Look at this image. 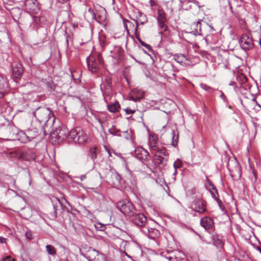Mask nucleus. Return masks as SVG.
I'll return each mask as SVG.
<instances>
[{"label":"nucleus","mask_w":261,"mask_h":261,"mask_svg":"<svg viewBox=\"0 0 261 261\" xmlns=\"http://www.w3.org/2000/svg\"><path fill=\"white\" fill-rule=\"evenodd\" d=\"M33 114L39 122L37 125L35 127L36 132H37L38 129L42 128L43 125H45L46 123L48 122L49 119H50V116L53 117L52 122H54L55 121L54 114L48 108L45 107L38 108L35 111L33 112Z\"/></svg>","instance_id":"f257e3e1"},{"label":"nucleus","mask_w":261,"mask_h":261,"mask_svg":"<svg viewBox=\"0 0 261 261\" xmlns=\"http://www.w3.org/2000/svg\"><path fill=\"white\" fill-rule=\"evenodd\" d=\"M81 255L89 261H106L105 254L91 247L86 248L85 252H82Z\"/></svg>","instance_id":"f03ea898"},{"label":"nucleus","mask_w":261,"mask_h":261,"mask_svg":"<svg viewBox=\"0 0 261 261\" xmlns=\"http://www.w3.org/2000/svg\"><path fill=\"white\" fill-rule=\"evenodd\" d=\"M88 68L91 72L97 73L99 69V65L103 64V60L101 54H98L96 58L89 56L86 59Z\"/></svg>","instance_id":"7ed1b4c3"},{"label":"nucleus","mask_w":261,"mask_h":261,"mask_svg":"<svg viewBox=\"0 0 261 261\" xmlns=\"http://www.w3.org/2000/svg\"><path fill=\"white\" fill-rule=\"evenodd\" d=\"M69 137L75 143L83 144L86 142L87 137L83 129L80 127H76L70 131Z\"/></svg>","instance_id":"20e7f679"},{"label":"nucleus","mask_w":261,"mask_h":261,"mask_svg":"<svg viewBox=\"0 0 261 261\" xmlns=\"http://www.w3.org/2000/svg\"><path fill=\"white\" fill-rule=\"evenodd\" d=\"M117 207L122 214L129 217L134 216L136 213L134 205L129 201L119 202L117 204Z\"/></svg>","instance_id":"39448f33"},{"label":"nucleus","mask_w":261,"mask_h":261,"mask_svg":"<svg viewBox=\"0 0 261 261\" xmlns=\"http://www.w3.org/2000/svg\"><path fill=\"white\" fill-rule=\"evenodd\" d=\"M158 25L162 31L160 32L161 34H163V32L168 31V27L166 25L167 22V15L163 9H158V16L156 17Z\"/></svg>","instance_id":"423d86ee"},{"label":"nucleus","mask_w":261,"mask_h":261,"mask_svg":"<svg viewBox=\"0 0 261 261\" xmlns=\"http://www.w3.org/2000/svg\"><path fill=\"white\" fill-rule=\"evenodd\" d=\"M239 42L241 48L245 51L251 50L254 47V43L251 35L248 33H244L242 35Z\"/></svg>","instance_id":"0eeeda50"},{"label":"nucleus","mask_w":261,"mask_h":261,"mask_svg":"<svg viewBox=\"0 0 261 261\" xmlns=\"http://www.w3.org/2000/svg\"><path fill=\"white\" fill-rule=\"evenodd\" d=\"M100 150L97 147H93L89 149L87 153V161L94 162V163H100L104 162L103 159H101Z\"/></svg>","instance_id":"6e6552de"},{"label":"nucleus","mask_w":261,"mask_h":261,"mask_svg":"<svg viewBox=\"0 0 261 261\" xmlns=\"http://www.w3.org/2000/svg\"><path fill=\"white\" fill-rule=\"evenodd\" d=\"M70 132L64 126H59L53 133L54 137L56 138L58 143L65 140L68 137H69Z\"/></svg>","instance_id":"1a4fd4ad"},{"label":"nucleus","mask_w":261,"mask_h":261,"mask_svg":"<svg viewBox=\"0 0 261 261\" xmlns=\"http://www.w3.org/2000/svg\"><path fill=\"white\" fill-rule=\"evenodd\" d=\"M148 145L150 150L152 153L164 148L159 143L158 136L153 134L149 136Z\"/></svg>","instance_id":"9d476101"},{"label":"nucleus","mask_w":261,"mask_h":261,"mask_svg":"<svg viewBox=\"0 0 261 261\" xmlns=\"http://www.w3.org/2000/svg\"><path fill=\"white\" fill-rule=\"evenodd\" d=\"M191 208L193 211L199 214H203L206 210V202L204 200L200 198L195 199L191 204Z\"/></svg>","instance_id":"9b49d317"},{"label":"nucleus","mask_w":261,"mask_h":261,"mask_svg":"<svg viewBox=\"0 0 261 261\" xmlns=\"http://www.w3.org/2000/svg\"><path fill=\"white\" fill-rule=\"evenodd\" d=\"M173 59L177 63L182 65L193 66L195 63L192 61V59L185 54H175L173 55Z\"/></svg>","instance_id":"f8f14e48"},{"label":"nucleus","mask_w":261,"mask_h":261,"mask_svg":"<svg viewBox=\"0 0 261 261\" xmlns=\"http://www.w3.org/2000/svg\"><path fill=\"white\" fill-rule=\"evenodd\" d=\"M135 156L142 163L149 161L150 158L148 151L142 147L136 148L134 151Z\"/></svg>","instance_id":"ddd939ff"},{"label":"nucleus","mask_w":261,"mask_h":261,"mask_svg":"<svg viewBox=\"0 0 261 261\" xmlns=\"http://www.w3.org/2000/svg\"><path fill=\"white\" fill-rule=\"evenodd\" d=\"M154 160L159 161V163H163L168 161L169 154L165 147L153 152Z\"/></svg>","instance_id":"4468645a"},{"label":"nucleus","mask_w":261,"mask_h":261,"mask_svg":"<svg viewBox=\"0 0 261 261\" xmlns=\"http://www.w3.org/2000/svg\"><path fill=\"white\" fill-rule=\"evenodd\" d=\"M31 130L24 132L23 130H19L16 134V139L23 143H26L34 139L36 136H31Z\"/></svg>","instance_id":"2eb2a0df"},{"label":"nucleus","mask_w":261,"mask_h":261,"mask_svg":"<svg viewBox=\"0 0 261 261\" xmlns=\"http://www.w3.org/2000/svg\"><path fill=\"white\" fill-rule=\"evenodd\" d=\"M200 224L205 230L209 232L214 231L215 229L213 220L209 217H205L201 219Z\"/></svg>","instance_id":"dca6fc26"},{"label":"nucleus","mask_w":261,"mask_h":261,"mask_svg":"<svg viewBox=\"0 0 261 261\" xmlns=\"http://www.w3.org/2000/svg\"><path fill=\"white\" fill-rule=\"evenodd\" d=\"M133 222L136 225L142 227V229L145 228L147 224L146 217L142 213L136 215L133 219Z\"/></svg>","instance_id":"f3484780"},{"label":"nucleus","mask_w":261,"mask_h":261,"mask_svg":"<svg viewBox=\"0 0 261 261\" xmlns=\"http://www.w3.org/2000/svg\"><path fill=\"white\" fill-rule=\"evenodd\" d=\"M26 9L30 12L36 13L40 7L37 0H27L25 2Z\"/></svg>","instance_id":"a211bd4d"},{"label":"nucleus","mask_w":261,"mask_h":261,"mask_svg":"<svg viewBox=\"0 0 261 261\" xmlns=\"http://www.w3.org/2000/svg\"><path fill=\"white\" fill-rule=\"evenodd\" d=\"M18 158L26 161L31 162L35 159L36 154L32 150H27L20 152Z\"/></svg>","instance_id":"6ab92c4d"},{"label":"nucleus","mask_w":261,"mask_h":261,"mask_svg":"<svg viewBox=\"0 0 261 261\" xmlns=\"http://www.w3.org/2000/svg\"><path fill=\"white\" fill-rule=\"evenodd\" d=\"M142 231L149 238L152 240H155L156 238L159 237L160 234L159 231L156 229L149 228L148 227H146L145 228L142 229Z\"/></svg>","instance_id":"aec40b11"},{"label":"nucleus","mask_w":261,"mask_h":261,"mask_svg":"<svg viewBox=\"0 0 261 261\" xmlns=\"http://www.w3.org/2000/svg\"><path fill=\"white\" fill-rule=\"evenodd\" d=\"M23 67L22 64L20 63H17L12 67V76L14 79H19L22 75L23 72Z\"/></svg>","instance_id":"412c9836"},{"label":"nucleus","mask_w":261,"mask_h":261,"mask_svg":"<svg viewBox=\"0 0 261 261\" xmlns=\"http://www.w3.org/2000/svg\"><path fill=\"white\" fill-rule=\"evenodd\" d=\"M111 53L112 58L118 62L122 59L124 55V50L120 46H115L114 49L111 50Z\"/></svg>","instance_id":"4be33fe9"},{"label":"nucleus","mask_w":261,"mask_h":261,"mask_svg":"<svg viewBox=\"0 0 261 261\" xmlns=\"http://www.w3.org/2000/svg\"><path fill=\"white\" fill-rule=\"evenodd\" d=\"M121 179V176L117 172H112L107 181L114 187H118L120 184Z\"/></svg>","instance_id":"5701e85b"},{"label":"nucleus","mask_w":261,"mask_h":261,"mask_svg":"<svg viewBox=\"0 0 261 261\" xmlns=\"http://www.w3.org/2000/svg\"><path fill=\"white\" fill-rule=\"evenodd\" d=\"M144 94V91L138 88H135L131 91L130 98L135 101H137L142 98Z\"/></svg>","instance_id":"b1692460"},{"label":"nucleus","mask_w":261,"mask_h":261,"mask_svg":"<svg viewBox=\"0 0 261 261\" xmlns=\"http://www.w3.org/2000/svg\"><path fill=\"white\" fill-rule=\"evenodd\" d=\"M207 181L208 185L207 186V189L210 192L212 197L216 201L217 200V199H219L218 190L216 187L214 186L213 183L209 179L207 180Z\"/></svg>","instance_id":"393cba45"},{"label":"nucleus","mask_w":261,"mask_h":261,"mask_svg":"<svg viewBox=\"0 0 261 261\" xmlns=\"http://www.w3.org/2000/svg\"><path fill=\"white\" fill-rule=\"evenodd\" d=\"M103 86L105 88V92H103V95L104 96L105 99H106L105 95L107 93L109 94L112 91V80L111 78L109 76H107L105 80V82L103 83Z\"/></svg>","instance_id":"a878e982"},{"label":"nucleus","mask_w":261,"mask_h":261,"mask_svg":"<svg viewBox=\"0 0 261 261\" xmlns=\"http://www.w3.org/2000/svg\"><path fill=\"white\" fill-rule=\"evenodd\" d=\"M227 168L229 170L231 176H238L239 177L241 176L242 170L240 164H236L233 168L231 170L229 167V164H227Z\"/></svg>","instance_id":"bb28decb"},{"label":"nucleus","mask_w":261,"mask_h":261,"mask_svg":"<svg viewBox=\"0 0 261 261\" xmlns=\"http://www.w3.org/2000/svg\"><path fill=\"white\" fill-rule=\"evenodd\" d=\"M176 254H179V252L176 251H167L166 253L163 255L166 259H168L169 261H178Z\"/></svg>","instance_id":"cd10ccee"},{"label":"nucleus","mask_w":261,"mask_h":261,"mask_svg":"<svg viewBox=\"0 0 261 261\" xmlns=\"http://www.w3.org/2000/svg\"><path fill=\"white\" fill-rule=\"evenodd\" d=\"M103 147L107 155L109 157V161L112 162V160L111 158L115 159V157L117 156L116 154L109 146L104 145Z\"/></svg>","instance_id":"c85d7f7f"},{"label":"nucleus","mask_w":261,"mask_h":261,"mask_svg":"<svg viewBox=\"0 0 261 261\" xmlns=\"http://www.w3.org/2000/svg\"><path fill=\"white\" fill-rule=\"evenodd\" d=\"M120 108V105L118 102H115L113 103L108 105V110L112 113H116L119 111Z\"/></svg>","instance_id":"c756f323"},{"label":"nucleus","mask_w":261,"mask_h":261,"mask_svg":"<svg viewBox=\"0 0 261 261\" xmlns=\"http://www.w3.org/2000/svg\"><path fill=\"white\" fill-rule=\"evenodd\" d=\"M192 27L193 28V31L195 34L198 35H201L200 20H198L196 22H194L193 24H192Z\"/></svg>","instance_id":"7c9ffc66"},{"label":"nucleus","mask_w":261,"mask_h":261,"mask_svg":"<svg viewBox=\"0 0 261 261\" xmlns=\"http://www.w3.org/2000/svg\"><path fill=\"white\" fill-rule=\"evenodd\" d=\"M40 216L43 219H44V217L46 216L47 217V218H49V219L55 220L57 217V209L55 207V205H54V212H53L49 213L47 215H46L45 214L41 213V215Z\"/></svg>","instance_id":"2f4dec72"},{"label":"nucleus","mask_w":261,"mask_h":261,"mask_svg":"<svg viewBox=\"0 0 261 261\" xmlns=\"http://www.w3.org/2000/svg\"><path fill=\"white\" fill-rule=\"evenodd\" d=\"M119 137H123L127 140L133 141V132L132 130H130L129 132L128 131H123L121 132V134L119 135Z\"/></svg>","instance_id":"473e14b6"},{"label":"nucleus","mask_w":261,"mask_h":261,"mask_svg":"<svg viewBox=\"0 0 261 261\" xmlns=\"http://www.w3.org/2000/svg\"><path fill=\"white\" fill-rule=\"evenodd\" d=\"M45 249L48 254L52 256H54L56 254V249L54 246L51 245H47L45 246Z\"/></svg>","instance_id":"72a5a7b5"},{"label":"nucleus","mask_w":261,"mask_h":261,"mask_svg":"<svg viewBox=\"0 0 261 261\" xmlns=\"http://www.w3.org/2000/svg\"><path fill=\"white\" fill-rule=\"evenodd\" d=\"M171 135H172V146L175 147L177 145L178 140V135H177L175 134V131L174 129L171 130Z\"/></svg>","instance_id":"f704fd0d"},{"label":"nucleus","mask_w":261,"mask_h":261,"mask_svg":"<svg viewBox=\"0 0 261 261\" xmlns=\"http://www.w3.org/2000/svg\"><path fill=\"white\" fill-rule=\"evenodd\" d=\"M200 87L205 90V91L207 92L208 93L210 94H213L214 91L216 90L215 89L209 86L208 85L205 84H200Z\"/></svg>","instance_id":"c9c22d12"},{"label":"nucleus","mask_w":261,"mask_h":261,"mask_svg":"<svg viewBox=\"0 0 261 261\" xmlns=\"http://www.w3.org/2000/svg\"><path fill=\"white\" fill-rule=\"evenodd\" d=\"M108 132L113 136H119V135L120 134V133H119L120 132V129L117 128L114 126H113L111 128H109Z\"/></svg>","instance_id":"e433bc0d"},{"label":"nucleus","mask_w":261,"mask_h":261,"mask_svg":"<svg viewBox=\"0 0 261 261\" xmlns=\"http://www.w3.org/2000/svg\"><path fill=\"white\" fill-rule=\"evenodd\" d=\"M213 240L215 245L220 246L222 245V241L219 238L217 234L213 235Z\"/></svg>","instance_id":"4c0bfd02"},{"label":"nucleus","mask_w":261,"mask_h":261,"mask_svg":"<svg viewBox=\"0 0 261 261\" xmlns=\"http://www.w3.org/2000/svg\"><path fill=\"white\" fill-rule=\"evenodd\" d=\"M216 201L218 203L219 206L221 210V211L224 213H226L227 211H226L224 205H223L222 201L220 199H217V200H216Z\"/></svg>","instance_id":"58836bf2"},{"label":"nucleus","mask_w":261,"mask_h":261,"mask_svg":"<svg viewBox=\"0 0 261 261\" xmlns=\"http://www.w3.org/2000/svg\"><path fill=\"white\" fill-rule=\"evenodd\" d=\"M47 86L49 91H54L56 86L52 81H48L47 83Z\"/></svg>","instance_id":"ea45409f"},{"label":"nucleus","mask_w":261,"mask_h":261,"mask_svg":"<svg viewBox=\"0 0 261 261\" xmlns=\"http://www.w3.org/2000/svg\"><path fill=\"white\" fill-rule=\"evenodd\" d=\"M138 27V22L137 21H136V25L135 28V34L136 35V38L138 40V41L140 43H141V42H142V40L140 39L139 35L137 34Z\"/></svg>","instance_id":"a19ab883"},{"label":"nucleus","mask_w":261,"mask_h":261,"mask_svg":"<svg viewBox=\"0 0 261 261\" xmlns=\"http://www.w3.org/2000/svg\"><path fill=\"white\" fill-rule=\"evenodd\" d=\"M15 259L10 255H7L3 257L0 261H15Z\"/></svg>","instance_id":"79ce46f5"},{"label":"nucleus","mask_w":261,"mask_h":261,"mask_svg":"<svg viewBox=\"0 0 261 261\" xmlns=\"http://www.w3.org/2000/svg\"><path fill=\"white\" fill-rule=\"evenodd\" d=\"M95 227L97 230H102L105 228V225L101 223H98L97 224H95Z\"/></svg>","instance_id":"37998d69"},{"label":"nucleus","mask_w":261,"mask_h":261,"mask_svg":"<svg viewBox=\"0 0 261 261\" xmlns=\"http://www.w3.org/2000/svg\"><path fill=\"white\" fill-rule=\"evenodd\" d=\"M65 38H66V43L67 47L69 46V41L71 37L70 35L68 34L66 32L65 33Z\"/></svg>","instance_id":"c03bdc74"},{"label":"nucleus","mask_w":261,"mask_h":261,"mask_svg":"<svg viewBox=\"0 0 261 261\" xmlns=\"http://www.w3.org/2000/svg\"><path fill=\"white\" fill-rule=\"evenodd\" d=\"M125 111L126 114H127V115L132 114H134L135 112V110H133L129 109V108H126L125 110Z\"/></svg>","instance_id":"a18cd8bd"},{"label":"nucleus","mask_w":261,"mask_h":261,"mask_svg":"<svg viewBox=\"0 0 261 261\" xmlns=\"http://www.w3.org/2000/svg\"><path fill=\"white\" fill-rule=\"evenodd\" d=\"M145 165L146 168H148L150 170L151 172H153V173L155 172V171H154L155 167H154V165H156V164H150V165H152V166L153 167V168H150L148 165V164H145Z\"/></svg>","instance_id":"49530a36"},{"label":"nucleus","mask_w":261,"mask_h":261,"mask_svg":"<svg viewBox=\"0 0 261 261\" xmlns=\"http://www.w3.org/2000/svg\"><path fill=\"white\" fill-rule=\"evenodd\" d=\"M140 44L145 47L146 48H147L148 50H150L151 49V46L148 44H146V43H145L144 42H143V41L142 42H141Z\"/></svg>","instance_id":"de8ad7c7"},{"label":"nucleus","mask_w":261,"mask_h":261,"mask_svg":"<svg viewBox=\"0 0 261 261\" xmlns=\"http://www.w3.org/2000/svg\"><path fill=\"white\" fill-rule=\"evenodd\" d=\"M95 119L96 120H97L98 121V122L100 124L101 126L102 125L103 122H104V120L102 119H100L99 117H95Z\"/></svg>","instance_id":"09e8293b"},{"label":"nucleus","mask_w":261,"mask_h":261,"mask_svg":"<svg viewBox=\"0 0 261 261\" xmlns=\"http://www.w3.org/2000/svg\"><path fill=\"white\" fill-rule=\"evenodd\" d=\"M94 18H95V19L96 20V21L97 22H98V23H100L101 21L102 20V19H101L100 18V16H98V18H97L96 15L95 14H94Z\"/></svg>","instance_id":"8fccbe9b"},{"label":"nucleus","mask_w":261,"mask_h":261,"mask_svg":"<svg viewBox=\"0 0 261 261\" xmlns=\"http://www.w3.org/2000/svg\"><path fill=\"white\" fill-rule=\"evenodd\" d=\"M228 4H229V8H230V10L231 11V12L234 15L236 16V17H238L239 16V15L238 14H235L234 12H233V9H232V7L231 6V5H230V3L228 2Z\"/></svg>","instance_id":"3c124183"},{"label":"nucleus","mask_w":261,"mask_h":261,"mask_svg":"<svg viewBox=\"0 0 261 261\" xmlns=\"http://www.w3.org/2000/svg\"><path fill=\"white\" fill-rule=\"evenodd\" d=\"M173 166H174V167L175 168V173H176L177 169V168H180L181 167V164H173Z\"/></svg>","instance_id":"603ef678"},{"label":"nucleus","mask_w":261,"mask_h":261,"mask_svg":"<svg viewBox=\"0 0 261 261\" xmlns=\"http://www.w3.org/2000/svg\"><path fill=\"white\" fill-rule=\"evenodd\" d=\"M223 162H228L229 161H228V156L226 154L224 155L223 158L222 159Z\"/></svg>","instance_id":"864d4df0"},{"label":"nucleus","mask_w":261,"mask_h":261,"mask_svg":"<svg viewBox=\"0 0 261 261\" xmlns=\"http://www.w3.org/2000/svg\"><path fill=\"white\" fill-rule=\"evenodd\" d=\"M182 2H180L183 5L188 3H192L193 0H181Z\"/></svg>","instance_id":"5fc2aeb1"},{"label":"nucleus","mask_w":261,"mask_h":261,"mask_svg":"<svg viewBox=\"0 0 261 261\" xmlns=\"http://www.w3.org/2000/svg\"><path fill=\"white\" fill-rule=\"evenodd\" d=\"M6 242V239L2 237H0V243H4Z\"/></svg>","instance_id":"6e6d98bb"},{"label":"nucleus","mask_w":261,"mask_h":261,"mask_svg":"<svg viewBox=\"0 0 261 261\" xmlns=\"http://www.w3.org/2000/svg\"><path fill=\"white\" fill-rule=\"evenodd\" d=\"M219 92L221 93L220 97L222 99H224L225 98V96L224 94L223 93V92L222 91H219Z\"/></svg>","instance_id":"4d7b16f0"},{"label":"nucleus","mask_w":261,"mask_h":261,"mask_svg":"<svg viewBox=\"0 0 261 261\" xmlns=\"http://www.w3.org/2000/svg\"><path fill=\"white\" fill-rule=\"evenodd\" d=\"M192 3H193L194 4H195L196 6H197L198 7H200V6L199 5V3L198 2H197V1L196 0H193V2Z\"/></svg>","instance_id":"13d9d810"},{"label":"nucleus","mask_w":261,"mask_h":261,"mask_svg":"<svg viewBox=\"0 0 261 261\" xmlns=\"http://www.w3.org/2000/svg\"><path fill=\"white\" fill-rule=\"evenodd\" d=\"M229 86H234V87H236V86H237V84H236V83L234 82H231L229 84Z\"/></svg>","instance_id":"bf43d9fd"},{"label":"nucleus","mask_w":261,"mask_h":261,"mask_svg":"<svg viewBox=\"0 0 261 261\" xmlns=\"http://www.w3.org/2000/svg\"><path fill=\"white\" fill-rule=\"evenodd\" d=\"M124 27H125V29L126 31V32H127V34H129V30L128 29V28H127V26L126 24H124Z\"/></svg>","instance_id":"052dcab7"},{"label":"nucleus","mask_w":261,"mask_h":261,"mask_svg":"<svg viewBox=\"0 0 261 261\" xmlns=\"http://www.w3.org/2000/svg\"><path fill=\"white\" fill-rule=\"evenodd\" d=\"M5 92H0V98H3L5 95Z\"/></svg>","instance_id":"680f3d73"},{"label":"nucleus","mask_w":261,"mask_h":261,"mask_svg":"<svg viewBox=\"0 0 261 261\" xmlns=\"http://www.w3.org/2000/svg\"><path fill=\"white\" fill-rule=\"evenodd\" d=\"M127 21L129 24V26L130 27H131V26H132L133 27H134V23H133L132 22H130L129 21Z\"/></svg>","instance_id":"e2e57ef3"},{"label":"nucleus","mask_w":261,"mask_h":261,"mask_svg":"<svg viewBox=\"0 0 261 261\" xmlns=\"http://www.w3.org/2000/svg\"><path fill=\"white\" fill-rule=\"evenodd\" d=\"M225 68H229V67H228V64H227V65H225Z\"/></svg>","instance_id":"0e129e2a"},{"label":"nucleus","mask_w":261,"mask_h":261,"mask_svg":"<svg viewBox=\"0 0 261 261\" xmlns=\"http://www.w3.org/2000/svg\"><path fill=\"white\" fill-rule=\"evenodd\" d=\"M258 250L259 251V252L261 253V248L259 247H258Z\"/></svg>","instance_id":"69168bd1"},{"label":"nucleus","mask_w":261,"mask_h":261,"mask_svg":"<svg viewBox=\"0 0 261 261\" xmlns=\"http://www.w3.org/2000/svg\"><path fill=\"white\" fill-rule=\"evenodd\" d=\"M259 45H260V46L261 47V40H260V41H259Z\"/></svg>","instance_id":"338daca9"},{"label":"nucleus","mask_w":261,"mask_h":261,"mask_svg":"<svg viewBox=\"0 0 261 261\" xmlns=\"http://www.w3.org/2000/svg\"><path fill=\"white\" fill-rule=\"evenodd\" d=\"M57 200L58 201L59 203H60V200L58 198H57Z\"/></svg>","instance_id":"774afa93"}]
</instances>
